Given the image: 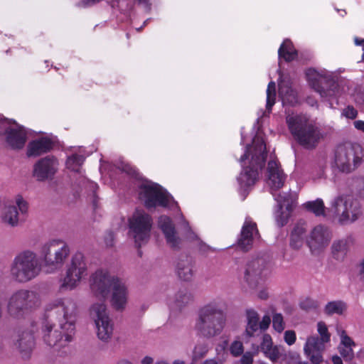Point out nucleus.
Instances as JSON below:
<instances>
[{
    "mask_svg": "<svg viewBox=\"0 0 364 364\" xmlns=\"http://www.w3.org/2000/svg\"><path fill=\"white\" fill-rule=\"evenodd\" d=\"M355 127L364 132V122L361 120H357L353 122Z\"/></svg>",
    "mask_w": 364,
    "mask_h": 364,
    "instance_id": "nucleus-56",
    "label": "nucleus"
},
{
    "mask_svg": "<svg viewBox=\"0 0 364 364\" xmlns=\"http://www.w3.org/2000/svg\"><path fill=\"white\" fill-rule=\"evenodd\" d=\"M341 344L345 347H352L355 346V342L346 334L345 331H343L341 335Z\"/></svg>",
    "mask_w": 364,
    "mask_h": 364,
    "instance_id": "nucleus-47",
    "label": "nucleus"
},
{
    "mask_svg": "<svg viewBox=\"0 0 364 364\" xmlns=\"http://www.w3.org/2000/svg\"><path fill=\"white\" fill-rule=\"evenodd\" d=\"M90 315L95 320L98 338L108 342L113 334L114 327L105 304L103 302L94 304L90 308Z\"/></svg>",
    "mask_w": 364,
    "mask_h": 364,
    "instance_id": "nucleus-15",
    "label": "nucleus"
},
{
    "mask_svg": "<svg viewBox=\"0 0 364 364\" xmlns=\"http://www.w3.org/2000/svg\"><path fill=\"white\" fill-rule=\"evenodd\" d=\"M247 316V326L245 328V335L247 337H252L254 333L259 328V316L256 311L254 309L246 310Z\"/></svg>",
    "mask_w": 364,
    "mask_h": 364,
    "instance_id": "nucleus-29",
    "label": "nucleus"
},
{
    "mask_svg": "<svg viewBox=\"0 0 364 364\" xmlns=\"http://www.w3.org/2000/svg\"><path fill=\"white\" fill-rule=\"evenodd\" d=\"M260 350L273 362L277 361L280 357L279 349L277 346L273 347L272 338L269 334L263 335Z\"/></svg>",
    "mask_w": 364,
    "mask_h": 364,
    "instance_id": "nucleus-28",
    "label": "nucleus"
},
{
    "mask_svg": "<svg viewBox=\"0 0 364 364\" xmlns=\"http://www.w3.org/2000/svg\"><path fill=\"white\" fill-rule=\"evenodd\" d=\"M328 211L339 216L338 223L342 225L355 222L362 215L359 201L347 195L336 197Z\"/></svg>",
    "mask_w": 364,
    "mask_h": 364,
    "instance_id": "nucleus-9",
    "label": "nucleus"
},
{
    "mask_svg": "<svg viewBox=\"0 0 364 364\" xmlns=\"http://www.w3.org/2000/svg\"><path fill=\"white\" fill-rule=\"evenodd\" d=\"M192 294L187 289L179 290L175 296V304L180 309L193 301Z\"/></svg>",
    "mask_w": 364,
    "mask_h": 364,
    "instance_id": "nucleus-35",
    "label": "nucleus"
},
{
    "mask_svg": "<svg viewBox=\"0 0 364 364\" xmlns=\"http://www.w3.org/2000/svg\"><path fill=\"white\" fill-rule=\"evenodd\" d=\"M87 262L82 252H76L72 257L70 267L60 286L62 289H73L82 277L87 275Z\"/></svg>",
    "mask_w": 364,
    "mask_h": 364,
    "instance_id": "nucleus-16",
    "label": "nucleus"
},
{
    "mask_svg": "<svg viewBox=\"0 0 364 364\" xmlns=\"http://www.w3.org/2000/svg\"><path fill=\"white\" fill-rule=\"evenodd\" d=\"M359 274L360 277V280L363 282H364V258H363L362 263L360 264V269Z\"/></svg>",
    "mask_w": 364,
    "mask_h": 364,
    "instance_id": "nucleus-58",
    "label": "nucleus"
},
{
    "mask_svg": "<svg viewBox=\"0 0 364 364\" xmlns=\"http://www.w3.org/2000/svg\"><path fill=\"white\" fill-rule=\"evenodd\" d=\"M129 228L128 235L134 240V246L138 249V255L141 257L142 252L139 249L147 244L151 237V217L144 212L136 211L129 219Z\"/></svg>",
    "mask_w": 364,
    "mask_h": 364,
    "instance_id": "nucleus-7",
    "label": "nucleus"
},
{
    "mask_svg": "<svg viewBox=\"0 0 364 364\" xmlns=\"http://www.w3.org/2000/svg\"><path fill=\"white\" fill-rule=\"evenodd\" d=\"M278 54L279 58H283L287 62H291L297 56V50L293 48L291 41L286 39L281 45Z\"/></svg>",
    "mask_w": 364,
    "mask_h": 364,
    "instance_id": "nucleus-30",
    "label": "nucleus"
},
{
    "mask_svg": "<svg viewBox=\"0 0 364 364\" xmlns=\"http://www.w3.org/2000/svg\"><path fill=\"white\" fill-rule=\"evenodd\" d=\"M176 272L181 280L191 281L195 272L193 258L186 255H181L176 261Z\"/></svg>",
    "mask_w": 364,
    "mask_h": 364,
    "instance_id": "nucleus-22",
    "label": "nucleus"
},
{
    "mask_svg": "<svg viewBox=\"0 0 364 364\" xmlns=\"http://www.w3.org/2000/svg\"><path fill=\"white\" fill-rule=\"evenodd\" d=\"M139 4H144L147 7V9H150V6L148 4V0H138Z\"/></svg>",
    "mask_w": 364,
    "mask_h": 364,
    "instance_id": "nucleus-64",
    "label": "nucleus"
},
{
    "mask_svg": "<svg viewBox=\"0 0 364 364\" xmlns=\"http://www.w3.org/2000/svg\"><path fill=\"white\" fill-rule=\"evenodd\" d=\"M84 158L82 156L75 154L68 159L67 163L68 164L73 163L75 164L77 166H80L82 164Z\"/></svg>",
    "mask_w": 364,
    "mask_h": 364,
    "instance_id": "nucleus-50",
    "label": "nucleus"
},
{
    "mask_svg": "<svg viewBox=\"0 0 364 364\" xmlns=\"http://www.w3.org/2000/svg\"><path fill=\"white\" fill-rule=\"evenodd\" d=\"M154 362V359L150 356H145L142 360L141 364H152Z\"/></svg>",
    "mask_w": 364,
    "mask_h": 364,
    "instance_id": "nucleus-57",
    "label": "nucleus"
},
{
    "mask_svg": "<svg viewBox=\"0 0 364 364\" xmlns=\"http://www.w3.org/2000/svg\"><path fill=\"white\" fill-rule=\"evenodd\" d=\"M353 186L356 189L357 194L364 198V178H358L354 180Z\"/></svg>",
    "mask_w": 364,
    "mask_h": 364,
    "instance_id": "nucleus-44",
    "label": "nucleus"
},
{
    "mask_svg": "<svg viewBox=\"0 0 364 364\" xmlns=\"http://www.w3.org/2000/svg\"><path fill=\"white\" fill-rule=\"evenodd\" d=\"M159 227L165 236L167 245L173 250H179L182 240L177 235L171 219L166 215H161L159 218Z\"/></svg>",
    "mask_w": 364,
    "mask_h": 364,
    "instance_id": "nucleus-18",
    "label": "nucleus"
},
{
    "mask_svg": "<svg viewBox=\"0 0 364 364\" xmlns=\"http://www.w3.org/2000/svg\"><path fill=\"white\" fill-rule=\"evenodd\" d=\"M16 204L18 205V209L21 212V213H25L27 211L28 208V204L23 199L22 197L18 196V198L16 199Z\"/></svg>",
    "mask_w": 364,
    "mask_h": 364,
    "instance_id": "nucleus-53",
    "label": "nucleus"
},
{
    "mask_svg": "<svg viewBox=\"0 0 364 364\" xmlns=\"http://www.w3.org/2000/svg\"><path fill=\"white\" fill-rule=\"evenodd\" d=\"M0 134L5 136L6 142L13 149H21L27 140L25 128L8 118L0 119Z\"/></svg>",
    "mask_w": 364,
    "mask_h": 364,
    "instance_id": "nucleus-14",
    "label": "nucleus"
},
{
    "mask_svg": "<svg viewBox=\"0 0 364 364\" xmlns=\"http://www.w3.org/2000/svg\"><path fill=\"white\" fill-rule=\"evenodd\" d=\"M306 228L304 222L299 221L295 225L290 235V246L294 250H299L304 243L306 237Z\"/></svg>",
    "mask_w": 364,
    "mask_h": 364,
    "instance_id": "nucleus-26",
    "label": "nucleus"
},
{
    "mask_svg": "<svg viewBox=\"0 0 364 364\" xmlns=\"http://www.w3.org/2000/svg\"><path fill=\"white\" fill-rule=\"evenodd\" d=\"M58 163L53 156L39 159L33 166V176L38 181L52 180L58 170Z\"/></svg>",
    "mask_w": 364,
    "mask_h": 364,
    "instance_id": "nucleus-17",
    "label": "nucleus"
},
{
    "mask_svg": "<svg viewBox=\"0 0 364 364\" xmlns=\"http://www.w3.org/2000/svg\"><path fill=\"white\" fill-rule=\"evenodd\" d=\"M258 296L259 299L265 300L268 298V293L265 290L260 291Z\"/></svg>",
    "mask_w": 364,
    "mask_h": 364,
    "instance_id": "nucleus-59",
    "label": "nucleus"
},
{
    "mask_svg": "<svg viewBox=\"0 0 364 364\" xmlns=\"http://www.w3.org/2000/svg\"><path fill=\"white\" fill-rule=\"evenodd\" d=\"M252 353H253V355L255 354H257L259 350H260V345L258 346V345L252 344Z\"/></svg>",
    "mask_w": 364,
    "mask_h": 364,
    "instance_id": "nucleus-60",
    "label": "nucleus"
},
{
    "mask_svg": "<svg viewBox=\"0 0 364 364\" xmlns=\"http://www.w3.org/2000/svg\"><path fill=\"white\" fill-rule=\"evenodd\" d=\"M279 93L284 105L294 106L296 104H297V95L291 87H280Z\"/></svg>",
    "mask_w": 364,
    "mask_h": 364,
    "instance_id": "nucleus-31",
    "label": "nucleus"
},
{
    "mask_svg": "<svg viewBox=\"0 0 364 364\" xmlns=\"http://www.w3.org/2000/svg\"><path fill=\"white\" fill-rule=\"evenodd\" d=\"M139 198L144 202L147 208L157 206L167 208L171 202L172 196L158 183L146 181L139 186Z\"/></svg>",
    "mask_w": 364,
    "mask_h": 364,
    "instance_id": "nucleus-11",
    "label": "nucleus"
},
{
    "mask_svg": "<svg viewBox=\"0 0 364 364\" xmlns=\"http://www.w3.org/2000/svg\"><path fill=\"white\" fill-rule=\"evenodd\" d=\"M346 309L347 305L345 302L342 301H333L328 302L326 305L324 312L328 316L334 314L342 315Z\"/></svg>",
    "mask_w": 364,
    "mask_h": 364,
    "instance_id": "nucleus-34",
    "label": "nucleus"
},
{
    "mask_svg": "<svg viewBox=\"0 0 364 364\" xmlns=\"http://www.w3.org/2000/svg\"><path fill=\"white\" fill-rule=\"evenodd\" d=\"M208 346L205 343H198L193 352V360L196 361L202 359L208 352Z\"/></svg>",
    "mask_w": 364,
    "mask_h": 364,
    "instance_id": "nucleus-40",
    "label": "nucleus"
},
{
    "mask_svg": "<svg viewBox=\"0 0 364 364\" xmlns=\"http://www.w3.org/2000/svg\"><path fill=\"white\" fill-rule=\"evenodd\" d=\"M293 208H289L287 210L286 208L284 210V208L278 209L276 211V221L279 227H283L287 224L289 219L291 216Z\"/></svg>",
    "mask_w": 364,
    "mask_h": 364,
    "instance_id": "nucleus-38",
    "label": "nucleus"
},
{
    "mask_svg": "<svg viewBox=\"0 0 364 364\" xmlns=\"http://www.w3.org/2000/svg\"><path fill=\"white\" fill-rule=\"evenodd\" d=\"M330 241V235L327 228L318 225L311 232V239L308 241L311 249H319L325 247Z\"/></svg>",
    "mask_w": 364,
    "mask_h": 364,
    "instance_id": "nucleus-24",
    "label": "nucleus"
},
{
    "mask_svg": "<svg viewBox=\"0 0 364 364\" xmlns=\"http://www.w3.org/2000/svg\"><path fill=\"white\" fill-rule=\"evenodd\" d=\"M286 122L295 141L306 149L316 148L322 134L319 129L302 115H288Z\"/></svg>",
    "mask_w": 364,
    "mask_h": 364,
    "instance_id": "nucleus-4",
    "label": "nucleus"
},
{
    "mask_svg": "<svg viewBox=\"0 0 364 364\" xmlns=\"http://www.w3.org/2000/svg\"><path fill=\"white\" fill-rule=\"evenodd\" d=\"M354 41H355V45L362 46L363 47H364V38L360 39V38L356 37V38H355Z\"/></svg>",
    "mask_w": 364,
    "mask_h": 364,
    "instance_id": "nucleus-62",
    "label": "nucleus"
},
{
    "mask_svg": "<svg viewBox=\"0 0 364 364\" xmlns=\"http://www.w3.org/2000/svg\"><path fill=\"white\" fill-rule=\"evenodd\" d=\"M3 220L11 227L16 226L18 223V208L15 205L6 207Z\"/></svg>",
    "mask_w": 364,
    "mask_h": 364,
    "instance_id": "nucleus-32",
    "label": "nucleus"
},
{
    "mask_svg": "<svg viewBox=\"0 0 364 364\" xmlns=\"http://www.w3.org/2000/svg\"><path fill=\"white\" fill-rule=\"evenodd\" d=\"M98 197L97 196L96 193H93V200H92V204H93V206L95 208H97V200H98Z\"/></svg>",
    "mask_w": 364,
    "mask_h": 364,
    "instance_id": "nucleus-63",
    "label": "nucleus"
},
{
    "mask_svg": "<svg viewBox=\"0 0 364 364\" xmlns=\"http://www.w3.org/2000/svg\"><path fill=\"white\" fill-rule=\"evenodd\" d=\"M267 156L264 140L261 137L255 136L252 140V146L247 145L245 152L240 159L243 170L237 180L242 186H250L255 183L259 171L265 165Z\"/></svg>",
    "mask_w": 364,
    "mask_h": 364,
    "instance_id": "nucleus-3",
    "label": "nucleus"
},
{
    "mask_svg": "<svg viewBox=\"0 0 364 364\" xmlns=\"http://www.w3.org/2000/svg\"><path fill=\"white\" fill-rule=\"evenodd\" d=\"M230 350L231 354L235 357L241 355L244 350L242 342L237 341H234L230 346Z\"/></svg>",
    "mask_w": 364,
    "mask_h": 364,
    "instance_id": "nucleus-42",
    "label": "nucleus"
},
{
    "mask_svg": "<svg viewBox=\"0 0 364 364\" xmlns=\"http://www.w3.org/2000/svg\"><path fill=\"white\" fill-rule=\"evenodd\" d=\"M41 270L36 254L31 250L18 253L14 259L10 272L16 282L25 283L37 277Z\"/></svg>",
    "mask_w": 364,
    "mask_h": 364,
    "instance_id": "nucleus-6",
    "label": "nucleus"
},
{
    "mask_svg": "<svg viewBox=\"0 0 364 364\" xmlns=\"http://www.w3.org/2000/svg\"><path fill=\"white\" fill-rule=\"evenodd\" d=\"M310 80L312 87L322 97H333L338 92V85L333 78L318 76Z\"/></svg>",
    "mask_w": 364,
    "mask_h": 364,
    "instance_id": "nucleus-20",
    "label": "nucleus"
},
{
    "mask_svg": "<svg viewBox=\"0 0 364 364\" xmlns=\"http://www.w3.org/2000/svg\"><path fill=\"white\" fill-rule=\"evenodd\" d=\"M275 82L271 81L268 84L267 90V109L270 112L272 110V106L275 103L276 99V88H275Z\"/></svg>",
    "mask_w": 364,
    "mask_h": 364,
    "instance_id": "nucleus-39",
    "label": "nucleus"
},
{
    "mask_svg": "<svg viewBox=\"0 0 364 364\" xmlns=\"http://www.w3.org/2000/svg\"><path fill=\"white\" fill-rule=\"evenodd\" d=\"M360 147L358 144L346 143L337 146L335 151V164L340 171L350 173L362 163V158L358 151Z\"/></svg>",
    "mask_w": 364,
    "mask_h": 364,
    "instance_id": "nucleus-13",
    "label": "nucleus"
},
{
    "mask_svg": "<svg viewBox=\"0 0 364 364\" xmlns=\"http://www.w3.org/2000/svg\"><path fill=\"white\" fill-rule=\"evenodd\" d=\"M123 171L132 176H136V171L133 169L132 167H130L129 165H125L124 167L123 168Z\"/></svg>",
    "mask_w": 364,
    "mask_h": 364,
    "instance_id": "nucleus-55",
    "label": "nucleus"
},
{
    "mask_svg": "<svg viewBox=\"0 0 364 364\" xmlns=\"http://www.w3.org/2000/svg\"><path fill=\"white\" fill-rule=\"evenodd\" d=\"M318 331L321 335V339L323 341V342L329 341L330 334L328 333L327 327L324 323L319 322L318 323Z\"/></svg>",
    "mask_w": 364,
    "mask_h": 364,
    "instance_id": "nucleus-43",
    "label": "nucleus"
},
{
    "mask_svg": "<svg viewBox=\"0 0 364 364\" xmlns=\"http://www.w3.org/2000/svg\"><path fill=\"white\" fill-rule=\"evenodd\" d=\"M90 289L97 297L105 299L112 291V306L119 311L124 309L128 291L125 283L119 278L102 270L97 271L90 280Z\"/></svg>",
    "mask_w": 364,
    "mask_h": 364,
    "instance_id": "nucleus-2",
    "label": "nucleus"
},
{
    "mask_svg": "<svg viewBox=\"0 0 364 364\" xmlns=\"http://www.w3.org/2000/svg\"><path fill=\"white\" fill-rule=\"evenodd\" d=\"M272 326L274 329L279 333L284 329V322L281 314L276 313L273 315Z\"/></svg>",
    "mask_w": 364,
    "mask_h": 364,
    "instance_id": "nucleus-41",
    "label": "nucleus"
},
{
    "mask_svg": "<svg viewBox=\"0 0 364 364\" xmlns=\"http://www.w3.org/2000/svg\"><path fill=\"white\" fill-rule=\"evenodd\" d=\"M14 345L21 353V357L28 358L35 346L33 332L28 329L18 331L14 340Z\"/></svg>",
    "mask_w": 364,
    "mask_h": 364,
    "instance_id": "nucleus-21",
    "label": "nucleus"
},
{
    "mask_svg": "<svg viewBox=\"0 0 364 364\" xmlns=\"http://www.w3.org/2000/svg\"><path fill=\"white\" fill-rule=\"evenodd\" d=\"M333 364H343L341 358L337 355H335L332 358Z\"/></svg>",
    "mask_w": 364,
    "mask_h": 364,
    "instance_id": "nucleus-61",
    "label": "nucleus"
},
{
    "mask_svg": "<svg viewBox=\"0 0 364 364\" xmlns=\"http://www.w3.org/2000/svg\"><path fill=\"white\" fill-rule=\"evenodd\" d=\"M324 343L318 336H310L307 338L304 350L312 364H330L323 360L321 354L324 350Z\"/></svg>",
    "mask_w": 364,
    "mask_h": 364,
    "instance_id": "nucleus-19",
    "label": "nucleus"
},
{
    "mask_svg": "<svg viewBox=\"0 0 364 364\" xmlns=\"http://www.w3.org/2000/svg\"><path fill=\"white\" fill-rule=\"evenodd\" d=\"M269 184L272 188L279 189L284 185V175L277 164L274 161L268 163Z\"/></svg>",
    "mask_w": 364,
    "mask_h": 364,
    "instance_id": "nucleus-27",
    "label": "nucleus"
},
{
    "mask_svg": "<svg viewBox=\"0 0 364 364\" xmlns=\"http://www.w3.org/2000/svg\"><path fill=\"white\" fill-rule=\"evenodd\" d=\"M39 304L38 294L35 291L21 289L11 296L8 304V312L14 318H21Z\"/></svg>",
    "mask_w": 364,
    "mask_h": 364,
    "instance_id": "nucleus-12",
    "label": "nucleus"
},
{
    "mask_svg": "<svg viewBox=\"0 0 364 364\" xmlns=\"http://www.w3.org/2000/svg\"><path fill=\"white\" fill-rule=\"evenodd\" d=\"M76 303L72 299L56 301L46 310L43 328L44 343L59 351L72 341L75 333Z\"/></svg>",
    "mask_w": 364,
    "mask_h": 364,
    "instance_id": "nucleus-1",
    "label": "nucleus"
},
{
    "mask_svg": "<svg viewBox=\"0 0 364 364\" xmlns=\"http://www.w3.org/2000/svg\"><path fill=\"white\" fill-rule=\"evenodd\" d=\"M53 148V142L50 139L43 137L31 141L28 146V156H38L50 151Z\"/></svg>",
    "mask_w": 364,
    "mask_h": 364,
    "instance_id": "nucleus-25",
    "label": "nucleus"
},
{
    "mask_svg": "<svg viewBox=\"0 0 364 364\" xmlns=\"http://www.w3.org/2000/svg\"><path fill=\"white\" fill-rule=\"evenodd\" d=\"M272 257L267 253H259L247 262L244 272V279L250 288H256L266 277L271 268Z\"/></svg>",
    "mask_w": 364,
    "mask_h": 364,
    "instance_id": "nucleus-10",
    "label": "nucleus"
},
{
    "mask_svg": "<svg viewBox=\"0 0 364 364\" xmlns=\"http://www.w3.org/2000/svg\"><path fill=\"white\" fill-rule=\"evenodd\" d=\"M241 364H252L253 363V353L251 352H246L243 354L240 360Z\"/></svg>",
    "mask_w": 364,
    "mask_h": 364,
    "instance_id": "nucleus-54",
    "label": "nucleus"
},
{
    "mask_svg": "<svg viewBox=\"0 0 364 364\" xmlns=\"http://www.w3.org/2000/svg\"><path fill=\"white\" fill-rule=\"evenodd\" d=\"M340 353L345 360H351L354 358V353L352 347H345L340 348Z\"/></svg>",
    "mask_w": 364,
    "mask_h": 364,
    "instance_id": "nucleus-45",
    "label": "nucleus"
},
{
    "mask_svg": "<svg viewBox=\"0 0 364 364\" xmlns=\"http://www.w3.org/2000/svg\"><path fill=\"white\" fill-rule=\"evenodd\" d=\"M254 231L258 234L256 223L246 220L242 228L240 237L237 242L239 248L242 251L247 252L252 248Z\"/></svg>",
    "mask_w": 364,
    "mask_h": 364,
    "instance_id": "nucleus-23",
    "label": "nucleus"
},
{
    "mask_svg": "<svg viewBox=\"0 0 364 364\" xmlns=\"http://www.w3.org/2000/svg\"><path fill=\"white\" fill-rule=\"evenodd\" d=\"M225 324V316L217 305L208 304L198 310L195 328L203 337L210 338L220 334Z\"/></svg>",
    "mask_w": 364,
    "mask_h": 364,
    "instance_id": "nucleus-5",
    "label": "nucleus"
},
{
    "mask_svg": "<svg viewBox=\"0 0 364 364\" xmlns=\"http://www.w3.org/2000/svg\"><path fill=\"white\" fill-rule=\"evenodd\" d=\"M284 341L285 342L291 346L295 343L296 341V333L294 331L289 330L285 331L284 333Z\"/></svg>",
    "mask_w": 364,
    "mask_h": 364,
    "instance_id": "nucleus-48",
    "label": "nucleus"
},
{
    "mask_svg": "<svg viewBox=\"0 0 364 364\" xmlns=\"http://www.w3.org/2000/svg\"><path fill=\"white\" fill-rule=\"evenodd\" d=\"M299 306L301 309L305 311H309L311 309H314L316 308V302L310 299H306L304 301H301Z\"/></svg>",
    "mask_w": 364,
    "mask_h": 364,
    "instance_id": "nucleus-46",
    "label": "nucleus"
},
{
    "mask_svg": "<svg viewBox=\"0 0 364 364\" xmlns=\"http://www.w3.org/2000/svg\"><path fill=\"white\" fill-rule=\"evenodd\" d=\"M343 114L347 118L355 119L358 114V112L353 107L348 106L343 110Z\"/></svg>",
    "mask_w": 364,
    "mask_h": 364,
    "instance_id": "nucleus-49",
    "label": "nucleus"
},
{
    "mask_svg": "<svg viewBox=\"0 0 364 364\" xmlns=\"http://www.w3.org/2000/svg\"><path fill=\"white\" fill-rule=\"evenodd\" d=\"M70 252V247L65 241L52 240L41 246L39 257L46 267L57 269L63 266Z\"/></svg>",
    "mask_w": 364,
    "mask_h": 364,
    "instance_id": "nucleus-8",
    "label": "nucleus"
},
{
    "mask_svg": "<svg viewBox=\"0 0 364 364\" xmlns=\"http://www.w3.org/2000/svg\"><path fill=\"white\" fill-rule=\"evenodd\" d=\"M114 234L112 230H108L105 236V242L107 247L114 245Z\"/></svg>",
    "mask_w": 364,
    "mask_h": 364,
    "instance_id": "nucleus-51",
    "label": "nucleus"
},
{
    "mask_svg": "<svg viewBox=\"0 0 364 364\" xmlns=\"http://www.w3.org/2000/svg\"><path fill=\"white\" fill-rule=\"evenodd\" d=\"M305 208L307 210L314 213L316 216L325 215V206L321 199L314 201H309L305 203Z\"/></svg>",
    "mask_w": 364,
    "mask_h": 364,
    "instance_id": "nucleus-37",
    "label": "nucleus"
},
{
    "mask_svg": "<svg viewBox=\"0 0 364 364\" xmlns=\"http://www.w3.org/2000/svg\"><path fill=\"white\" fill-rule=\"evenodd\" d=\"M296 200L295 196L291 192H282L280 193L277 198L278 208H286L287 210L289 208H293V204Z\"/></svg>",
    "mask_w": 364,
    "mask_h": 364,
    "instance_id": "nucleus-36",
    "label": "nucleus"
},
{
    "mask_svg": "<svg viewBox=\"0 0 364 364\" xmlns=\"http://www.w3.org/2000/svg\"><path fill=\"white\" fill-rule=\"evenodd\" d=\"M333 257L342 260L348 252V242L345 240L334 242L331 247Z\"/></svg>",
    "mask_w": 364,
    "mask_h": 364,
    "instance_id": "nucleus-33",
    "label": "nucleus"
},
{
    "mask_svg": "<svg viewBox=\"0 0 364 364\" xmlns=\"http://www.w3.org/2000/svg\"><path fill=\"white\" fill-rule=\"evenodd\" d=\"M271 323L270 316L266 315L262 317V321L259 323V328L261 330L265 331L267 329Z\"/></svg>",
    "mask_w": 364,
    "mask_h": 364,
    "instance_id": "nucleus-52",
    "label": "nucleus"
}]
</instances>
